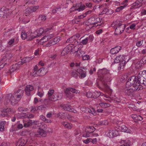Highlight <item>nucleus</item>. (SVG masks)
Segmentation results:
<instances>
[{"label": "nucleus", "instance_id": "obj_1", "mask_svg": "<svg viewBox=\"0 0 146 146\" xmlns=\"http://www.w3.org/2000/svg\"><path fill=\"white\" fill-rule=\"evenodd\" d=\"M145 70L140 72L138 75L136 76H133L130 77L128 79L131 80V83L135 84L137 87H139L140 90L142 89V86L141 84L144 85L145 77Z\"/></svg>", "mask_w": 146, "mask_h": 146}, {"label": "nucleus", "instance_id": "obj_2", "mask_svg": "<svg viewBox=\"0 0 146 146\" xmlns=\"http://www.w3.org/2000/svg\"><path fill=\"white\" fill-rule=\"evenodd\" d=\"M130 59V58L129 57L120 55L116 57L114 61L115 63H120L119 65L118 69L120 70L124 68L125 64Z\"/></svg>", "mask_w": 146, "mask_h": 146}, {"label": "nucleus", "instance_id": "obj_3", "mask_svg": "<svg viewBox=\"0 0 146 146\" xmlns=\"http://www.w3.org/2000/svg\"><path fill=\"white\" fill-rule=\"evenodd\" d=\"M39 126L38 130L37 132L33 131L30 133V135L31 136L38 137L45 136L46 133L44 130L47 128L46 125L44 123H42Z\"/></svg>", "mask_w": 146, "mask_h": 146}, {"label": "nucleus", "instance_id": "obj_4", "mask_svg": "<svg viewBox=\"0 0 146 146\" xmlns=\"http://www.w3.org/2000/svg\"><path fill=\"white\" fill-rule=\"evenodd\" d=\"M122 22L117 20L113 22L111 25V27H114L115 29L114 33L116 35L121 34L125 28V25L122 24Z\"/></svg>", "mask_w": 146, "mask_h": 146}, {"label": "nucleus", "instance_id": "obj_5", "mask_svg": "<svg viewBox=\"0 0 146 146\" xmlns=\"http://www.w3.org/2000/svg\"><path fill=\"white\" fill-rule=\"evenodd\" d=\"M131 83V80L128 79L126 84V86L127 87H131V88H127L125 91V92L126 94L129 96L132 95L135 91H138L140 90L139 87H137L135 85V84H133L132 83V84Z\"/></svg>", "mask_w": 146, "mask_h": 146}, {"label": "nucleus", "instance_id": "obj_6", "mask_svg": "<svg viewBox=\"0 0 146 146\" xmlns=\"http://www.w3.org/2000/svg\"><path fill=\"white\" fill-rule=\"evenodd\" d=\"M109 73V71L105 68L100 69L98 72L99 74H102V76H101L100 80L102 82V83L105 86L107 85V82H110V80L109 77H107L106 75L104 76V75Z\"/></svg>", "mask_w": 146, "mask_h": 146}, {"label": "nucleus", "instance_id": "obj_7", "mask_svg": "<svg viewBox=\"0 0 146 146\" xmlns=\"http://www.w3.org/2000/svg\"><path fill=\"white\" fill-rule=\"evenodd\" d=\"M87 22L90 25H93V27H97L98 25L103 26L100 18L97 16H92L88 19Z\"/></svg>", "mask_w": 146, "mask_h": 146}, {"label": "nucleus", "instance_id": "obj_8", "mask_svg": "<svg viewBox=\"0 0 146 146\" xmlns=\"http://www.w3.org/2000/svg\"><path fill=\"white\" fill-rule=\"evenodd\" d=\"M19 100H16L11 94H7L5 97V101L7 103H10L13 105L17 104Z\"/></svg>", "mask_w": 146, "mask_h": 146}, {"label": "nucleus", "instance_id": "obj_9", "mask_svg": "<svg viewBox=\"0 0 146 146\" xmlns=\"http://www.w3.org/2000/svg\"><path fill=\"white\" fill-rule=\"evenodd\" d=\"M12 57V54L9 52H6L5 55L3 56V58L2 60H0L2 62H3L2 63L4 65L5 63H7L8 64H6L4 65V66H8L9 65L10 63L8 61L9 59H11Z\"/></svg>", "mask_w": 146, "mask_h": 146}, {"label": "nucleus", "instance_id": "obj_10", "mask_svg": "<svg viewBox=\"0 0 146 146\" xmlns=\"http://www.w3.org/2000/svg\"><path fill=\"white\" fill-rule=\"evenodd\" d=\"M44 32V30L42 28H40L34 32L35 35L31 36V38H29V40H32L33 38L40 36Z\"/></svg>", "mask_w": 146, "mask_h": 146}, {"label": "nucleus", "instance_id": "obj_11", "mask_svg": "<svg viewBox=\"0 0 146 146\" xmlns=\"http://www.w3.org/2000/svg\"><path fill=\"white\" fill-rule=\"evenodd\" d=\"M76 72L80 75L79 77L84 78L86 76V72L85 68L80 67L77 69Z\"/></svg>", "mask_w": 146, "mask_h": 146}, {"label": "nucleus", "instance_id": "obj_12", "mask_svg": "<svg viewBox=\"0 0 146 146\" xmlns=\"http://www.w3.org/2000/svg\"><path fill=\"white\" fill-rule=\"evenodd\" d=\"M60 107L64 110H67L70 112H73L74 113H76L77 111L74 108H72V107L69 105L68 104L60 105Z\"/></svg>", "mask_w": 146, "mask_h": 146}, {"label": "nucleus", "instance_id": "obj_13", "mask_svg": "<svg viewBox=\"0 0 146 146\" xmlns=\"http://www.w3.org/2000/svg\"><path fill=\"white\" fill-rule=\"evenodd\" d=\"M119 130H110L107 135L109 137L112 138L116 137L119 135Z\"/></svg>", "mask_w": 146, "mask_h": 146}, {"label": "nucleus", "instance_id": "obj_14", "mask_svg": "<svg viewBox=\"0 0 146 146\" xmlns=\"http://www.w3.org/2000/svg\"><path fill=\"white\" fill-rule=\"evenodd\" d=\"M9 10L5 8H2L0 9V16L5 18L9 15Z\"/></svg>", "mask_w": 146, "mask_h": 146}, {"label": "nucleus", "instance_id": "obj_15", "mask_svg": "<svg viewBox=\"0 0 146 146\" xmlns=\"http://www.w3.org/2000/svg\"><path fill=\"white\" fill-rule=\"evenodd\" d=\"M92 6V3L90 2H88L85 4V5H81L78 8L75 9H74L75 11L77 10L79 11H81L85 9L86 7H87L88 8H91Z\"/></svg>", "mask_w": 146, "mask_h": 146}, {"label": "nucleus", "instance_id": "obj_16", "mask_svg": "<svg viewBox=\"0 0 146 146\" xmlns=\"http://www.w3.org/2000/svg\"><path fill=\"white\" fill-rule=\"evenodd\" d=\"M27 142V139L21 138H20L17 141L16 145L17 146H24L26 144Z\"/></svg>", "mask_w": 146, "mask_h": 146}, {"label": "nucleus", "instance_id": "obj_17", "mask_svg": "<svg viewBox=\"0 0 146 146\" xmlns=\"http://www.w3.org/2000/svg\"><path fill=\"white\" fill-rule=\"evenodd\" d=\"M146 0H137L135 3H133L131 6V7L135 9L139 7L142 5V2L146 1Z\"/></svg>", "mask_w": 146, "mask_h": 146}, {"label": "nucleus", "instance_id": "obj_18", "mask_svg": "<svg viewBox=\"0 0 146 146\" xmlns=\"http://www.w3.org/2000/svg\"><path fill=\"white\" fill-rule=\"evenodd\" d=\"M32 13L30 7H28L25 10V15L26 16H27L28 19H29L32 18L33 17L32 14Z\"/></svg>", "mask_w": 146, "mask_h": 146}, {"label": "nucleus", "instance_id": "obj_19", "mask_svg": "<svg viewBox=\"0 0 146 146\" xmlns=\"http://www.w3.org/2000/svg\"><path fill=\"white\" fill-rule=\"evenodd\" d=\"M19 64H16L12 65L11 68L6 73L7 74H9L12 72H14L15 71L18 69L19 68Z\"/></svg>", "mask_w": 146, "mask_h": 146}, {"label": "nucleus", "instance_id": "obj_20", "mask_svg": "<svg viewBox=\"0 0 146 146\" xmlns=\"http://www.w3.org/2000/svg\"><path fill=\"white\" fill-rule=\"evenodd\" d=\"M118 129L119 131V130L121 132H126L128 133H131V132L130 129H128V128L125 125L119 126Z\"/></svg>", "mask_w": 146, "mask_h": 146}, {"label": "nucleus", "instance_id": "obj_21", "mask_svg": "<svg viewBox=\"0 0 146 146\" xmlns=\"http://www.w3.org/2000/svg\"><path fill=\"white\" fill-rule=\"evenodd\" d=\"M38 124V122L36 121L30 120L27 122L24 123V127H27L32 125H37Z\"/></svg>", "mask_w": 146, "mask_h": 146}, {"label": "nucleus", "instance_id": "obj_22", "mask_svg": "<svg viewBox=\"0 0 146 146\" xmlns=\"http://www.w3.org/2000/svg\"><path fill=\"white\" fill-rule=\"evenodd\" d=\"M33 87L32 86L30 85H27L25 89V91L26 94L27 96L30 95V92L33 91Z\"/></svg>", "mask_w": 146, "mask_h": 146}, {"label": "nucleus", "instance_id": "obj_23", "mask_svg": "<svg viewBox=\"0 0 146 146\" xmlns=\"http://www.w3.org/2000/svg\"><path fill=\"white\" fill-rule=\"evenodd\" d=\"M121 48L120 46H117L112 48L110 50V52L112 54H116L121 49Z\"/></svg>", "mask_w": 146, "mask_h": 146}, {"label": "nucleus", "instance_id": "obj_24", "mask_svg": "<svg viewBox=\"0 0 146 146\" xmlns=\"http://www.w3.org/2000/svg\"><path fill=\"white\" fill-rule=\"evenodd\" d=\"M24 91L21 89H19L17 92H15L14 95L17 98H20L23 96Z\"/></svg>", "mask_w": 146, "mask_h": 146}, {"label": "nucleus", "instance_id": "obj_25", "mask_svg": "<svg viewBox=\"0 0 146 146\" xmlns=\"http://www.w3.org/2000/svg\"><path fill=\"white\" fill-rule=\"evenodd\" d=\"M75 36H72L71 37L69 38L66 41V42L70 43H75V44H78V42L75 39Z\"/></svg>", "mask_w": 146, "mask_h": 146}, {"label": "nucleus", "instance_id": "obj_26", "mask_svg": "<svg viewBox=\"0 0 146 146\" xmlns=\"http://www.w3.org/2000/svg\"><path fill=\"white\" fill-rule=\"evenodd\" d=\"M64 92L66 94L67 98L69 99H71L74 96L73 94L71 93L68 90L67 88L64 91Z\"/></svg>", "mask_w": 146, "mask_h": 146}, {"label": "nucleus", "instance_id": "obj_27", "mask_svg": "<svg viewBox=\"0 0 146 146\" xmlns=\"http://www.w3.org/2000/svg\"><path fill=\"white\" fill-rule=\"evenodd\" d=\"M95 128L93 126H89L86 128L85 131L88 133H92L95 130Z\"/></svg>", "mask_w": 146, "mask_h": 146}, {"label": "nucleus", "instance_id": "obj_28", "mask_svg": "<svg viewBox=\"0 0 146 146\" xmlns=\"http://www.w3.org/2000/svg\"><path fill=\"white\" fill-rule=\"evenodd\" d=\"M58 99L57 97H56V95H53L51 97H50L48 99H46L44 100V102L46 103V102H48L49 100L51 101H55L57 100Z\"/></svg>", "mask_w": 146, "mask_h": 146}, {"label": "nucleus", "instance_id": "obj_29", "mask_svg": "<svg viewBox=\"0 0 146 146\" xmlns=\"http://www.w3.org/2000/svg\"><path fill=\"white\" fill-rule=\"evenodd\" d=\"M3 111L4 113H6L7 114H10L11 113H14L15 111L13 110L12 109L10 108H7L3 109Z\"/></svg>", "mask_w": 146, "mask_h": 146}, {"label": "nucleus", "instance_id": "obj_30", "mask_svg": "<svg viewBox=\"0 0 146 146\" xmlns=\"http://www.w3.org/2000/svg\"><path fill=\"white\" fill-rule=\"evenodd\" d=\"M72 48L71 47H67L65 48L64 50L62 51L61 54L64 55L65 54H67L68 53L69 51H70V50H71Z\"/></svg>", "mask_w": 146, "mask_h": 146}, {"label": "nucleus", "instance_id": "obj_31", "mask_svg": "<svg viewBox=\"0 0 146 146\" xmlns=\"http://www.w3.org/2000/svg\"><path fill=\"white\" fill-rule=\"evenodd\" d=\"M100 106L103 108H105L110 106V105L108 103L101 102L99 104Z\"/></svg>", "mask_w": 146, "mask_h": 146}, {"label": "nucleus", "instance_id": "obj_32", "mask_svg": "<svg viewBox=\"0 0 146 146\" xmlns=\"http://www.w3.org/2000/svg\"><path fill=\"white\" fill-rule=\"evenodd\" d=\"M21 37L24 40L27 38V39L29 40H29V39L31 38V36H30L29 35L27 36V34L25 32L22 33Z\"/></svg>", "mask_w": 146, "mask_h": 146}, {"label": "nucleus", "instance_id": "obj_33", "mask_svg": "<svg viewBox=\"0 0 146 146\" xmlns=\"http://www.w3.org/2000/svg\"><path fill=\"white\" fill-rule=\"evenodd\" d=\"M67 88L68 89V90L70 92H71L73 93L77 94L79 93L80 92L79 90L73 88Z\"/></svg>", "mask_w": 146, "mask_h": 146}, {"label": "nucleus", "instance_id": "obj_34", "mask_svg": "<svg viewBox=\"0 0 146 146\" xmlns=\"http://www.w3.org/2000/svg\"><path fill=\"white\" fill-rule=\"evenodd\" d=\"M5 123V121H0V131H4V125Z\"/></svg>", "mask_w": 146, "mask_h": 146}, {"label": "nucleus", "instance_id": "obj_35", "mask_svg": "<svg viewBox=\"0 0 146 146\" xmlns=\"http://www.w3.org/2000/svg\"><path fill=\"white\" fill-rule=\"evenodd\" d=\"M86 38L88 40V42H91L93 41L94 37L92 35H91L86 37Z\"/></svg>", "mask_w": 146, "mask_h": 146}, {"label": "nucleus", "instance_id": "obj_36", "mask_svg": "<svg viewBox=\"0 0 146 146\" xmlns=\"http://www.w3.org/2000/svg\"><path fill=\"white\" fill-rule=\"evenodd\" d=\"M93 98H96L101 95V93L99 92L95 91L93 92Z\"/></svg>", "mask_w": 146, "mask_h": 146}, {"label": "nucleus", "instance_id": "obj_37", "mask_svg": "<svg viewBox=\"0 0 146 146\" xmlns=\"http://www.w3.org/2000/svg\"><path fill=\"white\" fill-rule=\"evenodd\" d=\"M62 124L65 127L67 128L70 129L71 128V126L70 123L67 122H62Z\"/></svg>", "mask_w": 146, "mask_h": 146}, {"label": "nucleus", "instance_id": "obj_38", "mask_svg": "<svg viewBox=\"0 0 146 146\" xmlns=\"http://www.w3.org/2000/svg\"><path fill=\"white\" fill-rule=\"evenodd\" d=\"M108 123V121L106 120H105L102 121H100L99 122L98 124L100 125H107Z\"/></svg>", "mask_w": 146, "mask_h": 146}, {"label": "nucleus", "instance_id": "obj_39", "mask_svg": "<svg viewBox=\"0 0 146 146\" xmlns=\"http://www.w3.org/2000/svg\"><path fill=\"white\" fill-rule=\"evenodd\" d=\"M80 109L82 111L84 112H86V110L88 111L89 113H90L91 111V110L89 108H86L84 107H81L80 108Z\"/></svg>", "mask_w": 146, "mask_h": 146}, {"label": "nucleus", "instance_id": "obj_40", "mask_svg": "<svg viewBox=\"0 0 146 146\" xmlns=\"http://www.w3.org/2000/svg\"><path fill=\"white\" fill-rule=\"evenodd\" d=\"M30 8L31 9L32 12H35L36 10L38 9L39 8V6H31L30 7Z\"/></svg>", "mask_w": 146, "mask_h": 146}, {"label": "nucleus", "instance_id": "obj_41", "mask_svg": "<svg viewBox=\"0 0 146 146\" xmlns=\"http://www.w3.org/2000/svg\"><path fill=\"white\" fill-rule=\"evenodd\" d=\"M54 92V90L53 89L49 90L48 92V99L50 97H51L53 95Z\"/></svg>", "mask_w": 146, "mask_h": 146}, {"label": "nucleus", "instance_id": "obj_42", "mask_svg": "<svg viewBox=\"0 0 146 146\" xmlns=\"http://www.w3.org/2000/svg\"><path fill=\"white\" fill-rule=\"evenodd\" d=\"M31 75L34 77H35L39 76V73H38V71H34V72H31Z\"/></svg>", "mask_w": 146, "mask_h": 146}, {"label": "nucleus", "instance_id": "obj_43", "mask_svg": "<svg viewBox=\"0 0 146 146\" xmlns=\"http://www.w3.org/2000/svg\"><path fill=\"white\" fill-rule=\"evenodd\" d=\"M55 44V43H54L52 40H51L49 41L48 43L46 44L47 47H50L51 45H53Z\"/></svg>", "mask_w": 146, "mask_h": 146}, {"label": "nucleus", "instance_id": "obj_44", "mask_svg": "<svg viewBox=\"0 0 146 146\" xmlns=\"http://www.w3.org/2000/svg\"><path fill=\"white\" fill-rule=\"evenodd\" d=\"M71 76L73 77L77 78L78 75L76 72L72 71L71 73Z\"/></svg>", "mask_w": 146, "mask_h": 146}, {"label": "nucleus", "instance_id": "obj_45", "mask_svg": "<svg viewBox=\"0 0 146 146\" xmlns=\"http://www.w3.org/2000/svg\"><path fill=\"white\" fill-rule=\"evenodd\" d=\"M37 95L40 97L41 98L44 95V92L42 91H40L38 90L37 92Z\"/></svg>", "mask_w": 146, "mask_h": 146}, {"label": "nucleus", "instance_id": "obj_46", "mask_svg": "<svg viewBox=\"0 0 146 146\" xmlns=\"http://www.w3.org/2000/svg\"><path fill=\"white\" fill-rule=\"evenodd\" d=\"M60 37H56L54 38L53 40V42L54 43H55V44H56L57 43L59 42V41H60Z\"/></svg>", "mask_w": 146, "mask_h": 146}, {"label": "nucleus", "instance_id": "obj_47", "mask_svg": "<svg viewBox=\"0 0 146 146\" xmlns=\"http://www.w3.org/2000/svg\"><path fill=\"white\" fill-rule=\"evenodd\" d=\"M18 110L20 112L22 111H27L28 110V109L27 108H24L22 107H19L18 108Z\"/></svg>", "mask_w": 146, "mask_h": 146}, {"label": "nucleus", "instance_id": "obj_48", "mask_svg": "<svg viewBox=\"0 0 146 146\" xmlns=\"http://www.w3.org/2000/svg\"><path fill=\"white\" fill-rule=\"evenodd\" d=\"M125 7V5L116 8L115 11L117 12H119L123 9Z\"/></svg>", "mask_w": 146, "mask_h": 146}, {"label": "nucleus", "instance_id": "obj_49", "mask_svg": "<svg viewBox=\"0 0 146 146\" xmlns=\"http://www.w3.org/2000/svg\"><path fill=\"white\" fill-rule=\"evenodd\" d=\"M39 18L41 20L44 21H45V20L46 19V16L43 15H40L39 17Z\"/></svg>", "mask_w": 146, "mask_h": 146}, {"label": "nucleus", "instance_id": "obj_50", "mask_svg": "<svg viewBox=\"0 0 146 146\" xmlns=\"http://www.w3.org/2000/svg\"><path fill=\"white\" fill-rule=\"evenodd\" d=\"M143 40H142L141 41H138L136 43V45L137 47H139L142 45L143 43Z\"/></svg>", "mask_w": 146, "mask_h": 146}, {"label": "nucleus", "instance_id": "obj_51", "mask_svg": "<svg viewBox=\"0 0 146 146\" xmlns=\"http://www.w3.org/2000/svg\"><path fill=\"white\" fill-rule=\"evenodd\" d=\"M109 10L107 8H104L102 11L103 14H109Z\"/></svg>", "mask_w": 146, "mask_h": 146}, {"label": "nucleus", "instance_id": "obj_52", "mask_svg": "<svg viewBox=\"0 0 146 146\" xmlns=\"http://www.w3.org/2000/svg\"><path fill=\"white\" fill-rule=\"evenodd\" d=\"M130 144L129 141H125L124 144L121 145V146H130Z\"/></svg>", "mask_w": 146, "mask_h": 146}, {"label": "nucleus", "instance_id": "obj_53", "mask_svg": "<svg viewBox=\"0 0 146 146\" xmlns=\"http://www.w3.org/2000/svg\"><path fill=\"white\" fill-rule=\"evenodd\" d=\"M26 59V57L22 59L21 61L19 62H18V64L19 65H22L24 63L27 62Z\"/></svg>", "mask_w": 146, "mask_h": 146}, {"label": "nucleus", "instance_id": "obj_54", "mask_svg": "<svg viewBox=\"0 0 146 146\" xmlns=\"http://www.w3.org/2000/svg\"><path fill=\"white\" fill-rule=\"evenodd\" d=\"M46 107L44 105H40L38 106L37 108V109L38 110H42L46 108Z\"/></svg>", "mask_w": 146, "mask_h": 146}, {"label": "nucleus", "instance_id": "obj_55", "mask_svg": "<svg viewBox=\"0 0 146 146\" xmlns=\"http://www.w3.org/2000/svg\"><path fill=\"white\" fill-rule=\"evenodd\" d=\"M64 113H62L60 112L59 113L58 115V117H59L60 118L62 119L65 117V116L63 115Z\"/></svg>", "mask_w": 146, "mask_h": 146}, {"label": "nucleus", "instance_id": "obj_56", "mask_svg": "<svg viewBox=\"0 0 146 146\" xmlns=\"http://www.w3.org/2000/svg\"><path fill=\"white\" fill-rule=\"evenodd\" d=\"M93 93L91 92H88L87 93L86 96L89 98H93Z\"/></svg>", "mask_w": 146, "mask_h": 146}, {"label": "nucleus", "instance_id": "obj_57", "mask_svg": "<svg viewBox=\"0 0 146 146\" xmlns=\"http://www.w3.org/2000/svg\"><path fill=\"white\" fill-rule=\"evenodd\" d=\"M79 20H78L76 19H74L71 22V23L72 24H78L79 22Z\"/></svg>", "mask_w": 146, "mask_h": 146}, {"label": "nucleus", "instance_id": "obj_58", "mask_svg": "<svg viewBox=\"0 0 146 146\" xmlns=\"http://www.w3.org/2000/svg\"><path fill=\"white\" fill-rule=\"evenodd\" d=\"M92 139L88 138L86 139L83 141V142L86 144H88L90 142H91Z\"/></svg>", "mask_w": 146, "mask_h": 146}, {"label": "nucleus", "instance_id": "obj_59", "mask_svg": "<svg viewBox=\"0 0 146 146\" xmlns=\"http://www.w3.org/2000/svg\"><path fill=\"white\" fill-rule=\"evenodd\" d=\"M88 42V40L86 38L83 40L81 42V43L83 45H86Z\"/></svg>", "mask_w": 146, "mask_h": 146}, {"label": "nucleus", "instance_id": "obj_60", "mask_svg": "<svg viewBox=\"0 0 146 146\" xmlns=\"http://www.w3.org/2000/svg\"><path fill=\"white\" fill-rule=\"evenodd\" d=\"M82 58L83 60H88L90 59V57L88 55H85L82 56Z\"/></svg>", "mask_w": 146, "mask_h": 146}, {"label": "nucleus", "instance_id": "obj_61", "mask_svg": "<svg viewBox=\"0 0 146 146\" xmlns=\"http://www.w3.org/2000/svg\"><path fill=\"white\" fill-rule=\"evenodd\" d=\"M15 39L13 38L11 39L8 42V44L9 45H11L14 42Z\"/></svg>", "mask_w": 146, "mask_h": 146}, {"label": "nucleus", "instance_id": "obj_62", "mask_svg": "<svg viewBox=\"0 0 146 146\" xmlns=\"http://www.w3.org/2000/svg\"><path fill=\"white\" fill-rule=\"evenodd\" d=\"M89 133L86 132V133H84L83 134V136L86 137H90V135Z\"/></svg>", "mask_w": 146, "mask_h": 146}, {"label": "nucleus", "instance_id": "obj_63", "mask_svg": "<svg viewBox=\"0 0 146 146\" xmlns=\"http://www.w3.org/2000/svg\"><path fill=\"white\" fill-rule=\"evenodd\" d=\"M7 115L8 114L6 113H4V112L3 111V112L1 113L0 114V115L3 117L7 116Z\"/></svg>", "mask_w": 146, "mask_h": 146}, {"label": "nucleus", "instance_id": "obj_64", "mask_svg": "<svg viewBox=\"0 0 146 146\" xmlns=\"http://www.w3.org/2000/svg\"><path fill=\"white\" fill-rule=\"evenodd\" d=\"M141 63L142 62L143 63H146V56H144L141 60Z\"/></svg>", "mask_w": 146, "mask_h": 146}]
</instances>
